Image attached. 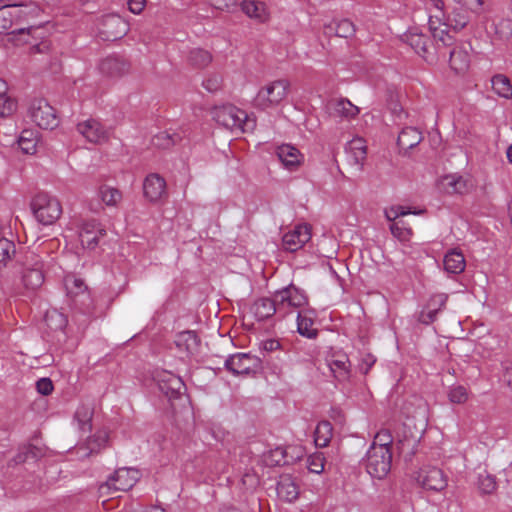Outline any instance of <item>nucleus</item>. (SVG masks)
<instances>
[{
    "label": "nucleus",
    "instance_id": "26",
    "mask_svg": "<svg viewBox=\"0 0 512 512\" xmlns=\"http://www.w3.org/2000/svg\"><path fill=\"white\" fill-rule=\"evenodd\" d=\"M278 497L288 503L295 501L299 496V487L291 476H281L277 483Z\"/></svg>",
    "mask_w": 512,
    "mask_h": 512
},
{
    "label": "nucleus",
    "instance_id": "54",
    "mask_svg": "<svg viewBox=\"0 0 512 512\" xmlns=\"http://www.w3.org/2000/svg\"><path fill=\"white\" fill-rule=\"evenodd\" d=\"M479 489L485 493L490 494L496 489V481L492 475L480 474L479 475Z\"/></svg>",
    "mask_w": 512,
    "mask_h": 512
},
{
    "label": "nucleus",
    "instance_id": "50",
    "mask_svg": "<svg viewBox=\"0 0 512 512\" xmlns=\"http://www.w3.org/2000/svg\"><path fill=\"white\" fill-rule=\"evenodd\" d=\"M448 398L454 404H463L468 400V391L464 386H453L448 392Z\"/></svg>",
    "mask_w": 512,
    "mask_h": 512
},
{
    "label": "nucleus",
    "instance_id": "51",
    "mask_svg": "<svg viewBox=\"0 0 512 512\" xmlns=\"http://www.w3.org/2000/svg\"><path fill=\"white\" fill-rule=\"evenodd\" d=\"M325 457L322 453H314L307 458V467L310 472L320 474L324 470Z\"/></svg>",
    "mask_w": 512,
    "mask_h": 512
},
{
    "label": "nucleus",
    "instance_id": "44",
    "mask_svg": "<svg viewBox=\"0 0 512 512\" xmlns=\"http://www.w3.org/2000/svg\"><path fill=\"white\" fill-rule=\"evenodd\" d=\"M286 451L282 447H277L263 455V462L267 466H279L286 462Z\"/></svg>",
    "mask_w": 512,
    "mask_h": 512
},
{
    "label": "nucleus",
    "instance_id": "38",
    "mask_svg": "<svg viewBox=\"0 0 512 512\" xmlns=\"http://www.w3.org/2000/svg\"><path fill=\"white\" fill-rule=\"evenodd\" d=\"M45 322L52 331H62L67 323V317L57 309L48 310L45 314Z\"/></svg>",
    "mask_w": 512,
    "mask_h": 512
},
{
    "label": "nucleus",
    "instance_id": "4",
    "mask_svg": "<svg viewBox=\"0 0 512 512\" xmlns=\"http://www.w3.org/2000/svg\"><path fill=\"white\" fill-rule=\"evenodd\" d=\"M27 115L41 129L53 130L59 124L55 109L43 98L31 101Z\"/></svg>",
    "mask_w": 512,
    "mask_h": 512
},
{
    "label": "nucleus",
    "instance_id": "11",
    "mask_svg": "<svg viewBox=\"0 0 512 512\" xmlns=\"http://www.w3.org/2000/svg\"><path fill=\"white\" fill-rule=\"evenodd\" d=\"M403 40L425 61L433 63L437 60V51L432 42L418 30H410L403 36Z\"/></svg>",
    "mask_w": 512,
    "mask_h": 512
},
{
    "label": "nucleus",
    "instance_id": "37",
    "mask_svg": "<svg viewBox=\"0 0 512 512\" xmlns=\"http://www.w3.org/2000/svg\"><path fill=\"white\" fill-rule=\"evenodd\" d=\"M493 91L502 98H512V84L508 77L503 74H497L493 76L492 80Z\"/></svg>",
    "mask_w": 512,
    "mask_h": 512
},
{
    "label": "nucleus",
    "instance_id": "59",
    "mask_svg": "<svg viewBox=\"0 0 512 512\" xmlns=\"http://www.w3.org/2000/svg\"><path fill=\"white\" fill-rule=\"evenodd\" d=\"M208 3L214 7L215 9H218V10H226V11H230L235 5H236V0H207Z\"/></svg>",
    "mask_w": 512,
    "mask_h": 512
},
{
    "label": "nucleus",
    "instance_id": "19",
    "mask_svg": "<svg viewBox=\"0 0 512 512\" xmlns=\"http://www.w3.org/2000/svg\"><path fill=\"white\" fill-rule=\"evenodd\" d=\"M101 33L106 40L120 39L129 31L128 23L119 15L110 14L103 18Z\"/></svg>",
    "mask_w": 512,
    "mask_h": 512
},
{
    "label": "nucleus",
    "instance_id": "58",
    "mask_svg": "<svg viewBox=\"0 0 512 512\" xmlns=\"http://www.w3.org/2000/svg\"><path fill=\"white\" fill-rule=\"evenodd\" d=\"M438 311L435 309H429L428 306H425L419 315V321L423 324H430L435 321Z\"/></svg>",
    "mask_w": 512,
    "mask_h": 512
},
{
    "label": "nucleus",
    "instance_id": "61",
    "mask_svg": "<svg viewBox=\"0 0 512 512\" xmlns=\"http://www.w3.org/2000/svg\"><path fill=\"white\" fill-rule=\"evenodd\" d=\"M146 5L145 0H129L128 1V8L129 10L134 14H140Z\"/></svg>",
    "mask_w": 512,
    "mask_h": 512
},
{
    "label": "nucleus",
    "instance_id": "2",
    "mask_svg": "<svg viewBox=\"0 0 512 512\" xmlns=\"http://www.w3.org/2000/svg\"><path fill=\"white\" fill-rule=\"evenodd\" d=\"M30 206L35 219L42 225L54 224L62 214L60 201L48 193L36 194Z\"/></svg>",
    "mask_w": 512,
    "mask_h": 512
},
{
    "label": "nucleus",
    "instance_id": "32",
    "mask_svg": "<svg viewBox=\"0 0 512 512\" xmlns=\"http://www.w3.org/2000/svg\"><path fill=\"white\" fill-rule=\"evenodd\" d=\"M18 17L19 14L16 13L15 5L0 0V33L9 30L14 23H17Z\"/></svg>",
    "mask_w": 512,
    "mask_h": 512
},
{
    "label": "nucleus",
    "instance_id": "48",
    "mask_svg": "<svg viewBox=\"0 0 512 512\" xmlns=\"http://www.w3.org/2000/svg\"><path fill=\"white\" fill-rule=\"evenodd\" d=\"M422 211H411L409 208L401 205L392 206L385 210V217L387 220L393 222H397L396 220L399 217L406 216L408 214H420Z\"/></svg>",
    "mask_w": 512,
    "mask_h": 512
},
{
    "label": "nucleus",
    "instance_id": "34",
    "mask_svg": "<svg viewBox=\"0 0 512 512\" xmlns=\"http://www.w3.org/2000/svg\"><path fill=\"white\" fill-rule=\"evenodd\" d=\"M16 108V101L8 95L7 83L0 79V118L11 116Z\"/></svg>",
    "mask_w": 512,
    "mask_h": 512
},
{
    "label": "nucleus",
    "instance_id": "63",
    "mask_svg": "<svg viewBox=\"0 0 512 512\" xmlns=\"http://www.w3.org/2000/svg\"><path fill=\"white\" fill-rule=\"evenodd\" d=\"M504 381L512 390V368L506 370L504 374Z\"/></svg>",
    "mask_w": 512,
    "mask_h": 512
},
{
    "label": "nucleus",
    "instance_id": "1",
    "mask_svg": "<svg viewBox=\"0 0 512 512\" xmlns=\"http://www.w3.org/2000/svg\"><path fill=\"white\" fill-rule=\"evenodd\" d=\"M212 117L219 125L236 133L253 131L256 126L255 119L231 104L215 107L212 110Z\"/></svg>",
    "mask_w": 512,
    "mask_h": 512
},
{
    "label": "nucleus",
    "instance_id": "7",
    "mask_svg": "<svg viewBox=\"0 0 512 512\" xmlns=\"http://www.w3.org/2000/svg\"><path fill=\"white\" fill-rule=\"evenodd\" d=\"M366 471L374 478L383 479L391 470L392 451L382 448L368 449L364 460Z\"/></svg>",
    "mask_w": 512,
    "mask_h": 512
},
{
    "label": "nucleus",
    "instance_id": "12",
    "mask_svg": "<svg viewBox=\"0 0 512 512\" xmlns=\"http://www.w3.org/2000/svg\"><path fill=\"white\" fill-rule=\"evenodd\" d=\"M471 50V45L466 42H458L449 49V67L454 73L464 74L469 70Z\"/></svg>",
    "mask_w": 512,
    "mask_h": 512
},
{
    "label": "nucleus",
    "instance_id": "25",
    "mask_svg": "<svg viewBox=\"0 0 512 512\" xmlns=\"http://www.w3.org/2000/svg\"><path fill=\"white\" fill-rule=\"evenodd\" d=\"M346 153L352 164L362 166L367 156L366 141L361 137L353 138L346 146Z\"/></svg>",
    "mask_w": 512,
    "mask_h": 512
},
{
    "label": "nucleus",
    "instance_id": "43",
    "mask_svg": "<svg viewBox=\"0 0 512 512\" xmlns=\"http://www.w3.org/2000/svg\"><path fill=\"white\" fill-rule=\"evenodd\" d=\"M444 185L451 193L462 194L467 190V181L459 175H448L444 177Z\"/></svg>",
    "mask_w": 512,
    "mask_h": 512
},
{
    "label": "nucleus",
    "instance_id": "33",
    "mask_svg": "<svg viewBox=\"0 0 512 512\" xmlns=\"http://www.w3.org/2000/svg\"><path fill=\"white\" fill-rule=\"evenodd\" d=\"M422 140L421 132L414 127L404 128L398 135L397 143L403 150L417 146Z\"/></svg>",
    "mask_w": 512,
    "mask_h": 512
},
{
    "label": "nucleus",
    "instance_id": "46",
    "mask_svg": "<svg viewBox=\"0 0 512 512\" xmlns=\"http://www.w3.org/2000/svg\"><path fill=\"white\" fill-rule=\"evenodd\" d=\"M92 414V409L88 405H81L77 408L74 418L78 421L81 430L90 429Z\"/></svg>",
    "mask_w": 512,
    "mask_h": 512
},
{
    "label": "nucleus",
    "instance_id": "16",
    "mask_svg": "<svg viewBox=\"0 0 512 512\" xmlns=\"http://www.w3.org/2000/svg\"><path fill=\"white\" fill-rule=\"evenodd\" d=\"M76 129L90 143L101 144L108 140V131L97 119L89 118L81 121Z\"/></svg>",
    "mask_w": 512,
    "mask_h": 512
},
{
    "label": "nucleus",
    "instance_id": "42",
    "mask_svg": "<svg viewBox=\"0 0 512 512\" xmlns=\"http://www.w3.org/2000/svg\"><path fill=\"white\" fill-rule=\"evenodd\" d=\"M392 235L401 242H408L413 236L412 228L409 227L404 221L399 220L390 225Z\"/></svg>",
    "mask_w": 512,
    "mask_h": 512
},
{
    "label": "nucleus",
    "instance_id": "17",
    "mask_svg": "<svg viewBox=\"0 0 512 512\" xmlns=\"http://www.w3.org/2000/svg\"><path fill=\"white\" fill-rule=\"evenodd\" d=\"M143 193L147 200L157 203L168 196L165 179L159 174H149L143 182Z\"/></svg>",
    "mask_w": 512,
    "mask_h": 512
},
{
    "label": "nucleus",
    "instance_id": "41",
    "mask_svg": "<svg viewBox=\"0 0 512 512\" xmlns=\"http://www.w3.org/2000/svg\"><path fill=\"white\" fill-rule=\"evenodd\" d=\"M188 60L196 68H205L212 62V55L207 50L195 48L190 51Z\"/></svg>",
    "mask_w": 512,
    "mask_h": 512
},
{
    "label": "nucleus",
    "instance_id": "21",
    "mask_svg": "<svg viewBox=\"0 0 512 512\" xmlns=\"http://www.w3.org/2000/svg\"><path fill=\"white\" fill-rule=\"evenodd\" d=\"M159 389L169 398H177L185 389L182 379L170 372H163L157 377Z\"/></svg>",
    "mask_w": 512,
    "mask_h": 512
},
{
    "label": "nucleus",
    "instance_id": "40",
    "mask_svg": "<svg viewBox=\"0 0 512 512\" xmlns=\"http://www.w3.org/2000/svg\"><path fill=\"white\" fill-rule=\"evenodd\" d=\"M99 196L107 206L115 207L122 200V193L117 188L103 185L99 188Z\"/></svg>",
    "mask_w": 512,
    "mask_h": 512
},
{
    "label": "nucleus",
    "instance_id": "9",
    "mask_svg": "<svg viewBox=\"0 0 512 512\" xmlns=\"http://www.w3.org/2000/svg\"><path fill=\"white\" fill-rule=\"evenodd\" d=\"M416 482L427 491L440 492L447 487L448 479L445 473L436 466L421 467L416 474Z\"/></svg>",
    "mask_w": 512,
    "mask_h": 512
},
{
    "label": "nucleus",
    "instance_id": "15",
    "mask_svg": "<svg viewBox=\"0 0 512 512\" xmlns=\"http://www.w3.org/2000/svg\"><path fill=\"white\" fill-rule=\"evenodd\" d=\"M311 239V228L307 224L296 225L282 237L283 248L290 252L301 249Z\"/></svg>",
    "mask_w": 512,
    "mask_h": 512
},
{
    "label": "nucleus",
    "instance_id": "23",
    "mask_svg": "<svg viewBox=\"0 0 512 512\" xmlns=\"http://www.w3.org/2000/svg\"><path fill=\"white\" fill-rule=\"evenodd\" d=\"M331 373L338 381H346L350 378L351 363L346 354L335 353L328 360Z\"/></svg>",
    "mask_w": 512,
    "mask_h": 512
},
{
    "label": "nucleus",
    "instance_id": "53",
    "mask_svg": "<svg viewBox=\"0 0 512 512\" xmlns=\"http://www.w3.org/2000/svg\"><path fill=\"white\" fill-rule=\"evenodd\" d=\"M15 252V245L5 237L0 238V263H5Z\"/></svg>",
    "mask_w": 512,
    "mask_h": 512
},
{
    "label": "nucleus",
    "instance_id": "22",
    "mask_svg": "<svg viewBox=\"0 0 512 512\" xmlns=\"http://www.w3.org/2000/svg\"><path fill=\"white\" fill-rule=\"evenodd\" d=\"M99 71L109 78L121 77L129 71V64L118 56H108L99 64Z\"/></svg>",
    "mask_w": 512,
    "mask_h": 512
},
{
    "label": "nucleus",
    "instance_id": "57",
    "mask_svg": "<svg viewBox=\"0 0 512 512\" xmlns=\"http://www.w3.org/2000/svg\"><path fill=\"white\" fill-rule=\"evenodd\" d=\"M37 391L42 395H49L53 391V383L49 378H41L36 382Z\"/></svg>",
    "mask_w": 512,
    "mask_h": 512
},
{
    "label": "nucleus",
    "instance_id": "52",
    "mask_svg": "<svg viewBox=\"0 0 512 512\" xmlns=\"http://www.w3.org/2000/svg\"><path fill=\"white\" fill-rule=\"evenodd\" d=\"M223 78L220 74H209L203 81V87L209 92H216L221 89Z\"/></svg>",
    "mask_w": 512,
    "mask_h": 512
},
{
    "label": "nucleus",
    "instance_id": "6",
    "mask_svg": "<svg viewBox=\"0 0 512 512\" xmlns=\"http://www.w3.org/2000/svg\"><path fill=\"white\" fill-rule=\"evenodd\" d=\"M278 313L287 314L294 309L301 308L308 303L305 292L293 284L273 293Z\"/></svg>",
    "mask_w": 512,
    "mask_h": 512
},
{
    "label": "nucleus",
    "instance_id": "62",
    "mask_svg": "<svg viewBox=\"0 0 512 512\" xmlns=\"http://www.w3.org/2000/svg\"><path fill=\"white\" fill-rule=\"evenodd\" d=\"M262 347L265 351H275L279 349L280 343L277 340L269 339L262 343Z\"/></svg>",
    "mask_w": 512,
    "mask_h": 512
},
{
    "label": "nucleus",
    "instance_id": "39",
    "mask_svg": "<svg viewBox=\"0 0 512 512\" xmlns=\"http://www.w3.org/2000/svg\"><path fill=\"white\" fill-rule=\"evenodd\" d=\"M64 285L67 291V295H69L71 298L85 294L87 291V286L84 281L80 278H77L75 275H67L64 278Z\"/></svg>",
    "mask_w": 512,
    "mask_h": 512
},
{
    "label": "nucleus",
    "instance_id": "20",
    "mask_svg": "<svg viewBox=\"0 0 512 512\" xmlns=\"http://www.w3.org/2000/svg\"><path fill=\"white\" fill-rule=\"evenodd\" d=\"M276 155L284 168L289 171H296L304 162V155L290 144L278 146Z\"/></svg>",
    "mask_w": 512,
    "mask_h": 512
},
{
    "label": "nucleus",
    "instance_id": "27",
    "mask_svg": "<svg viewBox=\"0 0 512 512\" xmlns=\"http://www.w3.org/2000/svg\"><path fill=\"white\" fill-rule=\"evenodd\" d=\"M175 344L181 353L194 354L199 346V339L194 331H182L177 334Z\"/></svg>",
    "mask_w": 512,
    "mask_h": 512
},
{
    "label": "nucleus",
    "instance_id": "8",
    "mask_svg": "<svg viewBox=\"0 0 512 512\" xmlns=\"http://www.w3.org/2000/svg\"><path fill=\"white\" fill-rule=\"evenodd\" d=\"M429 30L433 38L432 45L437 51V58L439 56L446 55V49H450L456 43L454 34L451 33L449 26L446 23L441 22L439 19L430 17L429 19Z\"/></svg>",
    "mask_w": 512,
    "mask_h": 512
},
{
    "label": "nucleus",
    "instance_id": "60",
    "mask_svg": "<svg viewBox=\"0 0 512 512\" xmlns=\"http://www.w3.org/2000/svg\"><path fill=\"white\" fill-rule=\"evenodd\" d=\"M376 358L371 354H366L359 365L360 370L366 374L370 370V368L375 364Z\"/></svg>",
    "mask_w": 512,
    "mask_h": 512
},
{
    "label": "nucleus",
    "instance_id": "55",
    "mask_svg": "<svg viewBox=\"0 0 512 512\" xmlns=\"http://www.w3.org/2000/svg\"><path fill=\"white\" fill-rule=\"evenodd\" d=\"M465 9L480 14L484 11L485 0H454Z\"/></svg>",
    "mask_w": 512,
    "mask_h": 512
},
{
    "label": "nucleus",
    "instance_id": "35",
    "mask_svg": "<svg viewBox=\"0 0 512 512\" xmlns=\"http://www.w3.org/2000/svg\"><path fill=\"white\" fill-rule=\"evenodd\" d=\"M38 140L37 131L25 129L18 138V145L23 153L33 155L36 153Z\"/></svg>",
    "mask_w": 512,
    "mask_h": 512
},
{
    "label": "nucleus",
    "instance_id": "64",
    "mask_svg": "<svg viewBox=\"0 0 512 512\" xmlns=\"http://www.w3.org/2000/svg\"><path fill=\"white\" fill-rule=\"evenodd\" d=\"M143 512H166L163 508L159 506H151L144 510Z\"/></svg>",
    "mask_w": 512,
    "mask_h": 512
},
{
    "label": "nucleus",
    "instance_id": "10",
    "mask_svg": "<svg viewBox=\"0 0 512 512\" xmlns=\"http://www.w3.org/2000/svg\"><path fill=\"white\" fill-rule=\"evenodd\" d=\"M21 282L27 290H37L44 283L43 262L36 256L26 258L21 272Z\"/></svg>",
    "mask_w": 512,
    "mask_h": 512
},
{
    "label": "nucleus",
    "instance_id": "30",
    "mask_svg": "<svg viewBox=\"0 0 512 512\" xmlns=\"http://www.w3.org/2000/svg\"><path fill=\"white\" fill-rule=\"evenodd\" d=\"M297 331L307 338H314L317 329L314 328V313L312 311H300L297 316Z\"/></svg>",
    "mask_w": 512,
    "mask_h": 512
},
{
    "label": "nucleus",
    "instance_id": "28",
    "mask_svg": "<svg viewBox=\"0 0 512 512\" xmlns=\"http://www.w3.org/2000/svg\"><path fill=\"white\" fill-rule=\"evenodd\" d=\"M241 8L248 17L259 22H266L270 17L266 4L260 1L245 0L242 2Z\"/></svg>",
    "mask_w": 512,
    "mask_h": 512
},
{
    "label": "nucleus",
    "instance_id": "31",
    "mask_svg": "<svg viewBox=\"0 0 512 512\" xmlns=\"http://www.w3.org/2000/svg\"><path fill=\"white\" fill-rule=\"evenodd\" d=\"M444 269L448 273L459 274L465 269V258L461 251L452 249L446 253L444 260Z\"/></svg>",
    "mask_w": 512,
    "mask_h": 512
},
{
    "label": "nucleus",
    "instance_id": "18",
    "mask_svg": "<svg viewBox=\"0 0 512 512\" xmlns=\"http://www.w3.org/2000/svg\"><path fill=\"white\" fill-rule=\"evenodd\" d=\"M326 109L330 117L341 121H350L359 114V108L346 98L331 99Z\"/></svg>",
    "mask_w": 512,
    "mask_h": 512
},
{
    "label": "nucleus",
    "instance_id": "56",
    "mask_svg": "<svg viewBox=\"0 0 512 512\" xmlns=\"http://www.w3.org/2000/svg\"><path fill=\"white\" fill-rule=\"evenodd\" d=\"M447 299V294H435L428 300L426 306H428L429 309H435L436 311L439 312L445 307Z\"/></svg>",
    "mask_w": 512,
    "mask_h": 512
},
{
    "label": "nucleus",
    "instance_id": "14",
    "mask_svg": "<svg viewBox=\"0 0 512 512\" xmlns=\"http://www.w3.org/2000/svg\"><path fill=\"white\" fill-rule=\"evenodd\" d=\"M104 236H106V230L96 220L84 221L79 227V240L83 248L95 249Z\"/></svg>",
    "mask_w": 512,
    "mask_h": 512
},
{
    "label": "nucleus",
    "instance_id": "47",
    "mask_svg": "<svg viewBox=\"0 0 512 512\" xmlns=\"http://www.w3.org/2000/svg\"><path fill=\"white\" fill-rule=\"evenodd\" d=\"M16 6V13L19 14L20 19H28L30 17H37L41 13L40 7L36 3L29 4H14Z\"/></svg>",
    "mask_w": 512,
    "mask_h": 512
},
{
    "label": "nucleus",
    "instance_id": "36",
    "mask_svg": "<svg viewBox=\"0 0 512 512\" xmlns=\"http://www.w3.org/2000/svg\"><path fill=\"white\" fill-rule=\"evenodd\" d=\"M333 435V427L329 421L318 423L314 433V442L317 447L324 448L329 445Z\"/></svg>",
    "mask_w": 512,
    "mask_h": 512
},
{
    "label": "nucleus",
    "instance_id": "29",
    "mask_svg": "<svg viewBox=\"0 0 512 512\" xmlns=\"http://www.w3.org/2000/svg\"><path fill=\"white\" fill-rule=\"evenodd\" d=\"M355 25L348 19L333 21L325 25L324 33L328 36L335 35L342 38H349L355 34Z\"/></svg>",
    "mask_w": 512,
    "mask_h": 512
},
{
    "label": "nucleus",
    "instance_id": "13",
    "mask_svg": "<svg viewBox=\"0 0 512 512\" xmlns=\"http://www.w3.org/2000/svg\"><path fill=\"white\" fill-rule=\"evenodd\" d=\"M259 366L257 357L248 353H237L225 360V367L234 375H249Z\"/></svg>",
    "mask_w": 512,
    "mask_h": 512
},
{
    "label": "nucleus",
    "instance_id": "24",
    "mask_svg": "<svg viewBox=\"0 0 512 512\" xmlns=\"http://www.w3.org/2000/svg\"><path fill=\"white\" fill-rule=\"evenodd\" d=\"M250 312L258 321L272 317L278 312L274 296H272V298L262 297L257 299L251 305Z\"/></svg>",
    "mask_w": 512,
    "mask_h": 512
},
{
    "label": "nucleus",
    "instance_id": "45",
    "mask_svg": "<svg viewBox=\"0 0 512 512\" xmlns=\"http://www.w3.org/2000/svg\"><path fill=\"white\" fill-rule=\"evenodd\" d=\"M393 443V436L387 429L380 430L374 437V440L370 448H382L385 450H391Z\"/></svg>",
    "mask_w": 512,
    "mask_h": 512
},
{
    "label": "nucleus",
    "instance_id": "49",
    "mask_svg": "<svg viewBox=\"0 0 512 512\" xmlns=\"http://www.w3.org/2000/svg\"><path fill=\"white\" fill-rule=\"evenodd\" d=\"M177 135H170L167 132H161L153 138V144L156 147L162 149H168L172 147L178 140Z\"/></svg>",
    "mask_w": 512,
    "mask_h": 512
},
{
    "label": "nucleus",
    "instance_id": "3",
    "mask_svg": "<svg viewBox=\"0 0 512 512\" xmlns=\"http://www.w3.org/2000/svg\"><path fill=\"white\" fill-rule=\"evenodd\" d=\"M140 476L137 469L119 468L99 486V493L101 496L112 497L117 492H126L138 482Z\"/></svg>",
    "mask_w": 512,
    "mask_h": 512
},
{
    "label": "nucleus",
    "instance_id": "5",
    "mask_svg": "<svg viewBox=\"0 0 512 512\" xmlns=\"http://www.w3.org/2000/svg\"><path fill=\"white\" fill-rule=\"evenodd\" d=\"M289 83L286 80H276L262 87L255 99L254 105L260 109H267L279 105L287 96Z\"/></svg>",
    "mask_w": 512,
    "mask_h": 512
}]
</instances>
